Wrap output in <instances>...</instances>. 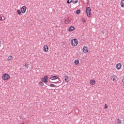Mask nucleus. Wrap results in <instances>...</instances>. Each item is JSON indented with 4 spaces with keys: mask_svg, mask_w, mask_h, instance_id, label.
Wrapping results in <instances>:
<instances>
[{
    "mask_svg": "<svg viewBox=\"0 0 124 124\" xmlns=\"http://www.w3.org/2000/svg\"><path fill=\"white\" fill-rule=\"evenodd\" d=\"M48 79H49L48 76H44L43 78H41V80L39 82V85H40L41 87H43V86H44V83L46 84L48 82Z\"/></svg>",
    "mask_w": 124,
    "mask_h": 124,
    "instance_id": "f257e3e1",
    "label": "nucleus"
},
{
    "mask_svg": "<svg viewBox=\"0 0 124 124\" xmlns=\"http://www.w3.org/2000/svg\"><path fill=\"white\" fill-rule=\"evenodd\" d=\"M70 43L72 47H76L78 45V40L77 39H71Z\"/></svg>",
    "mask_w": 124,
    "mask_h": 124,
    "instance_id": "f03ea898",
    "label": "nucleus"
},
{
    "mask_svg": "<svg viewBox=\"0 0 124 124\" xmlns=\"http://www.w3.org/2000/svg\"><path fill=\"white\" fill-rule=\"evenodd\" d=\"M2 79L4 81H6L10 79V76L8 73H5L2 75Z\"/></svg>",
    "mask_w": 124,
    "mask_h": 124,
    "instance_id": "7ed1b4c3",
    "label": "nucleus"
},
{
    "mask_svg": "<svg viewBox=\"0 0 124 124\" xmlns=\"http://www.w3.org/2000/svg\"><path fill=\"white\" fill-rule=\"evenodd\" d=\"M91 8L88 7L86 8L87 16L88 18H91Z\"/></svg>",
    "mask_w": 124,
    "mask_h": 124,
    "instance_id": "20e7f679",
    "label": "nucleus"
},
{
    "mask_svg": "<svg viewBox=\"0 0 124 124\" xmlns=\"http://www.w3.org/2000/svg\"><path fill=\"white\" fill-rule=\"evenodd\" d=\"M110 79L111 81H113V82H116L118 80V78H117L116 75L113 74L111 75Z\"/></svg>",
    "mask_w": 124,
    "mask_h": 124,
    "instance_id": "39448f33",
    "label": "nucleus"
},
{
    "mask_svg": "<svg viewBox=\"0 0 124 124\" xmlns=\"http://www.w3.org/2000/svg\"><path fill=\"white\" fill-rule=\"evenodd\" d=\"M43 50L44 51V53H47V52H49V47L48 46L46 45H44L43 47Z\"/></svg>",
    "mask_w": 124,
    "mask_h": 124,
    "instance_id": "423d86ee",
    "label": "nucleus"
},
{
    "mask_svg": "<svg viewBox=\"0 0 124 124\" xmlns=\"http://www.w3.org/2000/svg\"><path fill=\"white\" fill-rule=\"evenodd\" d=\"M20 10L22 14H24V13H26V11H27V7H26L25 6H22Z\"/></svg>",
    "mask_w": 124,
    "mask_h": 124,
    "instance_id": "0eeeda50",
    "label": "nucleus"
},
{
    "mask_svg": "<svg viewBox=\"0 0 124 124\" xmlns=\"http://www.w3.org/2000/svg\"><path fill=\"white\" fill-rule=\"evenodd\" d=\"M82 51L83 53H89V47L86 46H84L82 48Z\"/></svg>",
    "mask_w": 124,
    "mask_h": 124,
    "instance_id": "6e6552de",
    "label": "nucleus"
},
{
    "mask_svg": "<svg viewBox=\"0 0 124 124\" xmlns=\"http://www.w3.org/2000/svg\"><path fill=\"white\" fill-rule=\"evenodd\" d=\"M64 80L66 83H68L71 80V78L67 76L64 77Z\"/></svg>",
    "mask_w": 124,
    "mask_h": 124,
    "instance_id": "1a4fd4ad",
    "label": "nucleus"
},
{
    "mask_svg": "<svg viewBox=\"0 0 124 124\" xmlns=\"http://www.w3.org/2000/svg\"><path fill=\"white\" fill-rule=\"evenodd\" d=\"M116 68L117 70H120L122 68V64L121 63H118L116 65Z\"/></svg>",
    "mask_w": 124,
    "mask_h": 124,
    "instance_id": "9d476101",
    "label": "nucleus"
},
{
    "mask_svg": "<svg viewBox=\"0 0 124 124\" xmlns=\"http://www.w3.org/2000/svg\"><path fill=\"white\" fill-rule=\"evenodd\" d=\"M89 83L92 86H94L95 85V80L91 79L90 80Z\"/></svg>",
    "mask_w": 124,
    "mask_h": 124,
    "instance_id": "9b49d317",
    "label": "nucleus"
},
{
    "mask_svg": "<svg viewBox=\"0 0 124 124\" xmlns=\"http://www.w3.org/2000/svg\"><path fill=\"white\" fill-rule=\"evenodd\" d=\"M122 122L121 118H118L115 122V124H122Z\"/></svg>",
    "mask_w": 124,
    "mask_h": 124,
    "instance_id": "f8f14e48",
    "label": "nucleus"
},
{
    "mask_svg": "<svg viewBox=\"0 0 124 124\" xmlns=\"http://www.w3.org/2000/svg\"><path fill=\"white\" fill-rule=\"evenodd\" d=\"M74 30H75V28H74V27H73V26H71L68 29V31H74Z\"/></svg>",
    "mask_w": 124,
    "mask_h": 124,
    "instance_id": "ddd939ff",
    "label": "nucleus"
},
{
    "mask_svg": "<svg viewBox=\"0 0 124 124\" xmlns=\"http://www.w3.org/2000/svg\"><path fill=\"white\" fill-rule=\"evenodd\" d=\"M64 23L65 24H66V25H68V24H69V23H70V21L69 20V18H67L64 21Z\"/></svg>",
    "mask_w": 124,
    "mask_h": 124,
    "instance_id": "4468645a",
    "label": "nucleus"
},
{
    "mask_svg": "<svg viewBox=\"0 0 124 124\" xmlns=\"http://www.w3.org/2000/svg\"><path fill=\"white\" fill-rule=\"evenodd\" d=\"M80 62V61L79 60H76L74 61V63L76 65H78L79 64V63Z\"/></svg>",
    "mask_w": 124,
    "mask_h": 124,
    "instance_id": "2eb2a0df",
    "label": "nucleus"
},
{
    "mask_svg": "<svg viewBox=\"0 0 124 124\" xmlns=\"http://www.w3.org/2000/svg\"><path fill=\"white\" fill-rule=\"evenodd\" d=\"M59 78L57 76H53L52 77H51L50 78V80H57V79H58Z\"/></svg>",
    "mask_w": 124,
    "mask_h": 124,
    "instance_id": "dca6fc26",
    "label": "nucleus"
},
{
    "mask_svg": "<svg viewBox=\"0 0 124 124\" xmlns=\"http://www.w3.org/2000/svg\"><path fill=\"white\" fill-rule=\"evenodd\" d=\"M121 7H124V0H122L120 2Z\"/></svg>",
    "mask_w": 124,
    "mask_h": 124,
    "instance_id": "f3484780",
    "label": "nucleus"
},
{
    "mask_svg": "<svg viewBox=\"0 0 124 124\" xmlns=\"http://www.w3.org/2000/svg\"><path fill=\"white\" fill-rule=\"evenodd\" d=\"M3 17L4 19H2V17L0 16V21L1 22H2V21H4V20H5L4 16H3Z\"/></svg>",
    "mask_w": 124,
    "mask_h": 124,
    "instance_id": "a211bd4d",
    "label": "nucleus"
},
{
    "mask_svg": "<svg viewBox=\"0 0 124 124\" xmlns=\"http://www.w3.org/2000/svg\"><path fill=\"white\" fill-rule=\"evenodd\" d=\"M17 14H18V15H21V13H22V12H21V10H17Z\"/></svg>",
    "mask_w": 124,
    "mask_h": 124,
    "instance_id": "6ab92c4d",
    "label": "nucleus"
},
{
    "mask_svg": "<svg viewBox=\"0 0 124 124\" xmlns=\"http://www.w3.org/2000/svg\"><path fill=\"white\" fill-rule=\"evenodd\" d=\"M73 3L76 4L78 2V0H72Z\"/></svg>",
    "mask_w": 124,
    "mask_h": 124,
    "instance_id": "aec40b11",
    "label": "nucleus"
},
{
    "mask_svg": "<svg viewBox=\"0 0 124 124\" xmlns=\"http://www.w3.org/2000/svg\"><path fill=\"white\" fill-rule=\"evenodd\" d=\"M8 61H11V60H12V56H9L8 57Z\"/></svg>",
    "mask_w": 124,
    "mask_h": 124,
    "instance_id": "412c9836",
    "label": "nucleus"
},
{
    "mask_svg": "<svg viewBox=\"0 0 124 124\" xmlns=\"http://www.w3.org/2000/svg\"><path fill=\"white\" fill-rule=\"evenodd\" d=\"M50 87H51L52 88H55V87H56V85L53 84H50Z\"/></svg>",
    "mask_w": 124,
    "mask_h": 124,
    "instance_id": "4be33fe9",
    "label": "nucleus"
},
{
    "mask_svg": "<svg viewBox=\"0 0 124 124\" xmlns=\"http://www.w3.org/2000/svg\"><path fill=\"white\" fill-rule=\"evenodd\" d=\"M80 12H81V10H77V11H76V14H79L80 13Z\"/></svg>",
    "mask_w": 124,
    "mask_h": 124,
    "instance_id": "5701e85b",
    "label": "nucleus"
},
{
    "mask_svg": "<svg viewBox=\"0 0 124 124\" xmlns=\"http://www.w3.org/2000/svg\"><path fill=\"white\" fill-rule=\"evenodd\" d=\"M71 2H72V0H68L67 1V3H71Z\"/></svg>",
    "mask_w": 124,
    "mask_h": 124,
    "instance_id": "b1692460",
    "label": "nucleus"
},
{
    "mask_svg": "<svg viewBox=\"0 0 124 124\" xmlns=\"http://www.w3.org/2000/svg\"><path fill=\"white\" fill-rule=\"evenodd\" d=\"M82 22L84 23V24H86V19L85 18H83L82 19Z\"/></svg>",
    "mask_w": 124,
    "mask_h": 124,
    "instance_id": "393cba45",
    "label": "nucleus"
},
{
    "mask_svg": "<svg viewBox=\"0 0 124 124\" xmlns=\"http://www.w3.org/2000/svg\"><path fill=\"white\" fill-rule=\"evenodd\" d=\"M107 108H108V106H107V104H105V107H104V108L105 109H107Z\"/></svg>",
    "mask_w": 124,
    "mask_h": 124,
    "instance_id": "a878e982",
    "label": "nucleus"
},
{
    "mask_svg": "<svg viewBox=\"0 0 124 124\" xmlns=\"http://www.w3.org/2000/svg\"><path fill=\"white\" fill-rule=\"evenodd\" d=\"M122 82H123V84H124V78H122Z\"/></svg>",
    "mask_w": 124,
    "mask_h": 124,
    "instance_id": "bb28decb",
    "label": "nucleus"
}]
</instances>
